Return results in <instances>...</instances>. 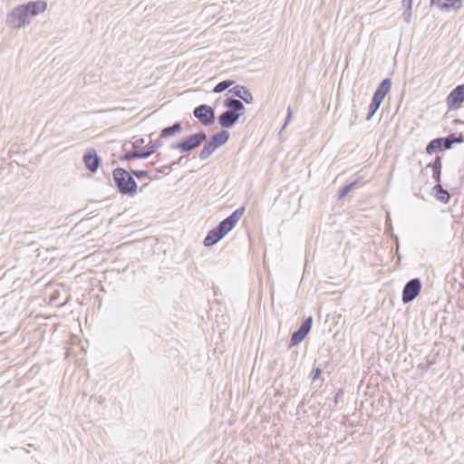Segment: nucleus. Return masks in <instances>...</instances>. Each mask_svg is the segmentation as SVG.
Masks as SVG:
<instances>
[{
  "mask_svg": "<svg viewBox=\"0 0 464 464\" xmlns=\"http://www.w3.org/2000/svg\"><path fill=\"white\" fill-rule=\"evenodd\" d=\"M401 16L406 24H411L412 19V8L408 9V7H405Z\"/></svg>",
  "mask_w": 464,
  "mask_h": 464,
  "instance_id": "25",
  "label": "nucleus"
},
{
  "mask_svg": "<svg viewBox=\"0 0 464 464\" xmlns=\"http://www.w3.org/2000/svg\"><path fill=\"white\" fill-rule=\"evenodd\" d=\"M354 184H355V183H354V182H353V183H350V184H348V185L344 186V187L342 188L341 192H340V198L344 197L348 192H350V191H351V189L353 188V187L354 186Z\"/></svg>",
  "mask_w": 464,
  "mask_h": 464,
  "instance_id": "28",
  "label": "nucleus"
},
{
  "mask_svg": "<svg viewBox=\"0 0 464 464\" xmlns=\"http://www.w3.org/2000/svg\"><path fill=\"white\" fill-rule=\"evenodd\" d=\"M402 2V5L404 7H408V9H411L412 8V2L413 0H401Z\"/></svg>",
  "mask_w": 464,
  "mask_h": 464,
  "instance_id": "33",
  "label": "nucleus"
},
{
  "mask_svg": "<svg viewBox=\"0 0 464 464\" xmlns=\"http://www.w3.org/2000/svg\"><path fill=\"white\" fill-rule=\"evenodd\" d=\"M383 100H382L381 98H378L377 96L373 95L372 99V102H371V104L372 105H376L377 107L380 108L382 102Z\"/></svg>",
  "mask_w": 464,
  "mask_h": 464,
  "instance_id": "31",
  "label": "nucleus"
},
{
  "mask_svg": "<svg viewBox=\"0 0 464 464\" xmlns=\"http://www.w3.org/2000/svg\"><path fill=\"white\" fill-rule=\"evenodd\" d=\"M156 150L155 145L148 146L144 150H140L142 159H146L153 154Z\"/></svg>",
  "mask_w": 464,
  "mask_h": 464,
  "instance_id": "26",
  "label": "nucleus"
},
{
  "mask_svg": "<svg viewBox=\"0 0 464 464\" xmlns=\"http://www.w3.org/2000/svg\"><path fill=\"white\" fill-rule=\"evenodd\" d=\"M143 144H144L143 139H136L135 140L132 141V147L135 150L140 149Z\"/></svg>",
  "mask_w": 464,
  "mask_h": 464,
  "instance_id": "29",
  "label": "nucleus"
},
{
  "mask_svg": "<svg viewBox=\"0 0 464 464\" xmlns=\"http://www.w3.org/2000/svg\"><path fill=\"white\" fill-rule=\"evenodd\" d=\"M446 102L450 110L459 108L464 102V84L453 89L448 95Z\"/></svg>",
  "mask_w": 464,
  "mask_h": 464,
  "instance_id": "7",
  "label": "nucleus"
},
{
  "mask_svg": "<svg viewBox=\"0 0 464 464\" xmlns=\"http://www.w3.org/2000/svg\"><path fill=\"white\" fill-rule=\"evenodd\" d=\"M320 372H321V371H320V369H318V368L315 370L314 378L318 376V374L320 373Z\"/></svg>",
  "mask_w": 464,
  "mask_h": 464,
  "instance_id": "34",
  "label": "nucleus"
},
{
  "mask_svg": "<svg viewBox=\"0 0 464 464\" xmlns=\"http://www.w3.org/2000/svg\"><path fill=\"white\" fill-rule=\"evenodd\" d=\"M392 86V82L390 79H384L378 86L377 90L375 91L374 94L378 98H381L382 100L384 99L386 94L389 92Z\"/></svg>",
  "mask_w": 464,
  "mask_h": 464,
  "instance_id": "14",
  "label": "nucleus"
},
{
  "mask_svg": "<svg viewBox=\"0 0 464 464\" xmlns=\"http://www.w3.org/2000/svg\"><path fill=\"white\" fill-rule=\"evenodd\" d=\"M239 113L233 111H224L218 118L219 124L223 128H231L239 118Z\"/></svg>",
  "mask_w": 464,
  "mask_h": 464,
  "instance_id": "10",
  "label": "nucleus"
},
{
  "mask_svg": "<svg viewBox=\"0 0 464 464\" xmlns=\"http://www.w3.org/2000/svg\"><path fill=\"white\" fill-rule=\"evenodd\" d=\"M223 237H224L223 235H221L218 231V228L215 227L212 230H210L208 232V234L207 235V237H205L204 245L206 246H211L215 245L216 243H218L219 240H221Z\"/></svg>",
  "mask_w": 464,
  "mask_h": 464,
  "instance_id": "13",
  "label": "nucleus"
},
{
  "mask_svg": "<svg viewBox=\"0 0 464 464\" xmlns=\"http://www.w3.org/2000/svg\"><path fill=\"white\" fill-rule=\"evenodd\" d=\"M313 318L310 316L306 318L300 328L292 334L291 344L297 345L300 343L305 336L308 334L312 328Z\"/></svg>",
  "mask_w": 464,
  "mask_h": 464,
  "instance_id": "8",
  "label": "nucleus"
},
{
  "mask_svg": "<svg viewBox=\"0 0 464 464\" xmlns=\"http://www.w3.org/2000/svg\"><path fill=\"white\" fill-rule=\"evenodd\" d=\"M441 146H443L442 139H435L428 144V146L426 147V152L428 154H432L437 149H439Z\"/></svg>",
  "mask_w": 464,
  "mask_h": 464,
  "instance_id": "22",
  "label": "nucleus"
},
{
  "mask_svg": "<svg viewBox=\"0 0 464 464\" xmlns=\"http://www.w3.org/2000/svg\"><path fill=\"white\" fill-rule=\"evenodd\" d=\"M132 173L138 179L145 178L148 176V172L145 170H134V171H132Z\"/></svg>",
  "mask_w": 464,
  "mask_h": 464,
  "instance_id": "30",
  "label": "nucleus"
},
{
  "mask_svg": "<svg viewBox=\"0 0 464 464\" xmlns=\"http://www.w3.org/2000/svg\"><path fill=\"white\" fill-rule=\"evenodd\" d=\"M433 191L435 192V196L438 200H440L442 203H447L450 200V193L443 189L441 185L437 184L433 187Z\"/></svg>",
  "mask_w": 464,
  "mask_h": 464,
  "instance_id": "16",
  "label": "nucleus"
},
{
  "mask_svg": "<svg viewBox=\"0 0 464 464\" xmlns=\"http://www.w3.org/2000/svg\"><path fill=\"white\" fill-rule=\"evenodd\" d=\"M229 139V133L227 130H221L216 134H214L211 138V141L214 145H217V148L225 144Z\"/></svg>",
  "mask_w": 464,
  "mask_h": 464,
  "instance_id": "15",
  "label": "nucleus"
},
{
  "mask_svg": "<svg viewBox=\"0 0 464 464\" xmlns=\"http://www.w3.org/2000/svg\"><path fill=\"white\" fill-rule=\"evenodd\" d=\"M133 159H142L140 150L133 151V152H127L121 157V160H130Z\"/></svg>",
  "mask_w": 464,
  "mask_h": 464,
  "instance_id": "24",
  "label": "nucleus"
},
{
  "mask_svg": "<svg viewBox=\"0 0 464 464\" xmlns=\"http://www.w3.org/2000/svg\"><path fill=\"white\" fill-rule=\"evenodd\" d=\"M430 3L443 12L450 11V9L459 10L462 5L460 0H430Z\"/></svg>",
  "mask_w": 464,
  "mask_h": 464,
  "instance_id": "9",
  "label": "nucleus"
},
{
  "mask_svg": "<svg viewBox=\"0 0 464 464\" xmlns=\"http://www.w3.org/2000/svg\"><path fill=\"white\" fill-rule=\"evenodd\" d=\"M83 161H84L86 168L92 172H95L100 164V160H99V158L96 154V151L94 150L88 151L83 156Z\"/></svg>",
  "mask_w": 464,
  "mask_h": 464,
  "instance_id": "11",
  "label": "nucleus"
},
{
  "mask_svg": "<svg viewBox=\"0 0 464 464\" xmlns=\"http://www.w3.org/2000/svg\"><path fill=\"white\" fill-rule=\"evenodd\" d=\"M441 139H442L443 147L446 150L450 149L453 143H460L463 140L461 134H455V133L448 136L447 138H441Z\"/></svg>",
  "mask_w": 464,
  "mask_h": 464,
  "instance_id": "18",
  "label": "nucleus"
},
{
  "mask_svg": "<svg viewBox=\"0 0 464 464\" xmlns=\"http://www.w3.org/2000/svg\"><path fill=\"white\" fill-rule=\"evenodd\" d=\"M432 167V178L435 181L440 182L441 176V159L440 157H437L435 161L431 165Z\"/></svg>",
  "mask_w": 464,
  "mask_h": 464,
  "instance_id": "19",
  "label": "nucleus"
},
{
  "mask_svg": "<svg viewBox=\"0 0 464 464\" xmlns=\"http://www.w3.org/2000/svg\"><path fill=\"white\" fill-rule=\"evenodd\" d=\"M47 3L43 0L32 1L15 6L6 16V25L11 29H21L31 24L34 16L43 14Z\"/></svg>",
  "mask_w": 464,
  "mask_h": 464,
  "instance_id": "1",
  "label": "nucleus"
},
{
  "mask_svg": "<svg viewBox=\"0 0 464 464\" xmlns=\"http://www.w3.org/2000/svg\"><path fill=\"white\" fill-rule=\"evenodd\" d=\"M194 116L203 124L210 125L215 120L214 110L208 105H199L193 111Z\"/></svg>",
  "mask_w": 464,
  "mask_h": 464,
  "instance_id": "6",
  "label": "nucleus"
},
{
  "mask_svg": "<svg viewBox=\"0 0 464 464\" xmlns=\"http://www.w3.org/2000/svg\"><path fill=\"white\" fill-rule=\"evenodd\" d=\"M225 106L229 108V111H233L235 112L240 111L245 108L242 102L237 99H227L225 101Z\"/></svg>",
  "mask_w": 464,
  "mask_h": 464,
  "instance_id": "20",
  "label": "nucleus"
},
{
  "mask_svg": "<svg viewBox=\"0 0 464 464\" xmlns=\"http://www.w3.org/2000/svg\"><path fill=\"white\" fill-rule=\"evenodd\" d=\"M230 92H233L235 96L242 99L245 102L248 104L252 103L254 101L251 92L245 86L237 85L233 89H231Z\"/></svg>",
  "mask_w": 464,
  "mask_h": 464,
  "instance_id": "12",
  "label": "nucleus"
},
{
  "mask_svg": "<svg viewBox=\"0 0 464 464\" xmlns=\"http://www.w3.org/2000/svg\"><path fill=\"white\" fill-rule=\"evenodd\" d=\"M181 130V124L177 122L170 127H167L161 130V136L169 137L173 136L176 132H179Z\"/></svg>",
  "mask_w": 464,
  "mask_h": 464,
  "instance_id": "21",
  "label": "nucleus"
},
{
  "mask_svg": "<svg viewBox=\"0 0 464 464\" xmlns=\"http://www.w3.org/2000/svg\"><path fill=\"white\" fill-rule=\"evenodd\" d=\"M379 107H377L376 105H372L370 103L369 105V112H368V115L366 117V120L369 121L372 119V117L375 114V112L378 111Z\"/></svg>",
  "mask_w": 464,
  "mask_h": 464,
  "instance_id": "27",
  "label": "nucleus"
},
{
  "mask_svg": "<svg viewBox=\"0 0 464 464\" xmlns=\"http://www.w3.org/2000/svg\"><path fill=\"white\" fill-rule=\"evenodd\" d=\"M217 149V145H214L211 140L206 142L199 153L200 160H204L209 158Z\"/></svg>",
  "mask_w": 464,
  "mask_h": 464,
  "instance_id": "17",
  "label": "nucleus"
},
{
  "mask_svg": "<svg viewBox=\"0 0 464 464\" xmlns=\"http://www.w3.org/2000/svg\"><path fill=\"white\" fill-rule=\"evenodd\" d=\"M291 117H292V110L290 107H288V110H287V117H286V120L285 121V124L283 125L282 127V130L285 129V127L287 126V124L289 123L290 120H291Z\"/></svg>",
  "mask_w": 464,
  "mask_h": 464,
  "instance_id": "32",
  "label": "nucleus"
},
{
  "mask_svg": "<svg viewBox=\"0 0 464 464\" xmlns=\"http://www.w3.org/2000/svg\"><path fill=\"white\" fill-rule=\"evenodd\" d=\"M421 290V282L419 278H413L406 283L402 290V302L404 304L413 301Z\"/></svg>",
  "mask_w": 464,
  "mask_h": 464,
  "instance_id": "5",
  "label": "nucleus"
},
{
  "mask_svg": "<svg viewBox=\"0 0 464 464\" xmlns=\"http://www.w3.org/2000/svg\"><path fill=\"white\" fill-rule=\"evenodd\" d=\"M234 82L233 81H223L219 83H218L215 87H214V90L213 92H216V93H219V92H222L223 91L227 90V88H229L231 85H233Z\"/></svg>",
  "mask_w": 464,
  "mask_h": 464,
  "instance_id": "23",
  "label": "nucleus"
},
{
  "mask_svg": "<svg viewBox=\"0 0 464 464\" xmlns=\"http://www.w3.org/2000/svg\"><path fill=\"white\" fill-rule=\"evenodd\" d=\"M113 179L123 194H134L137 191V183L130 174L123 169H115L113 170Z\"/></svg>",
  "mask_w": 464,
  "mask_h": 464,
  "instance_id": "2",
  "label": "nucleus"
},
{
  "mask_svg": "<svg viewBox=\"0 0 464 464\" xmlns=\"http://www.w3.org/2000/svg\"><path fill=\"white\" fill-rule=\"evenodd\" d=\"M244 212V207H241L235 210L228 218H225L223 221L219 223L218 227H216L218 228V231L221 235H223V237H225L238 223L240 218L243 217Z\"/></svg>",
  "mask_w": 464,
  "mask_h": 464,
  "instance_id": "4",
  "label": "nucleus"
},
{
  "mask_svg": "<svg viewBox=\"0 0 464 464\" xmlns=\"http://www.w3.org/2000/svg\"><path fill=\"white\" fill-rule=\"evenodd\" d=\"M206 139L207 135L204 132L195 133L179 142L173 143L170 148L172 150H179L181 153L188 152L198 148Z\"/></svg>",
  "mask_w": 464,
  "mask_h": 464,
  "instance_id": "3",
  "label": "nucleus"
}]
</instances>
